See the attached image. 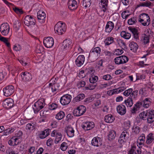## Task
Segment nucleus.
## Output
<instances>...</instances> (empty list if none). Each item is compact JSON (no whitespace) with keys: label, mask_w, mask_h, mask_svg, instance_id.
<instances>
[{"label":"nucleus","mask_w":154,"mask_h":154,"mask_svg":"<svg viewBox=\"0 0 154 154\" xmlns=\"http://www.w3.org/2000/svg\"><path fill=\"white\" fill-rule=\"evenodd\" d=\"M45 104V100L43 99H39L35 103L33 107L34 113H37L44 107Z\"/></svg>","instance_id":"obj_1"},{"label":"nucleus","mask_w":154,"mask_h":154,"mask_svg":"<svg viewBox=\"0 0 154 154\" xmlns=\"http://www.w3.org/2000/svg\"><path fill=\"white\" fill-rule=\"evenodd\" d=\"M65 25V23L62 22L61 21L58 22L55 26V32H56L59 35H62L66 31V28Z\"/></svg>","instance_id":"obj_2"},{"label":"nucleus","mask_w":154,"mask_h":154,"mask_svg":"<svg viewBox=\"0 0 154 154\" xmlns=\"http://www.w3.org/2000/svg\"><path fill=\"white\" fill-rule=\"evenodd\" d=\"M139 21L143 26H148L150 24V19L147 14H143L140 15Z\"/></svg>","instance_id":"obj_3"},{"label":"nucleus","mask_w":154,"mask_h":154,"mask_svg":"<svg viewBox=\"0 0 154 154\" xmlns=\"http://www.w3.org/2000/svg\"><path fill=\"white\" fill-rule=\"evenodd\" d=\"M129 138V133L126 130H124L121 134L118 142L121 145H123L127 142Z\"/></svg>","instance_id":"obj_4"},{"label":"nucleus","mask_w":154,"mask_h":154,"mask_svg":"<svg viewBox=\"0 0 154 154\" xmlns=\"http://www.w3.org/2000/svg\"><path fill=\"white\" fill-rule=\"evenodd\" d=\"M86 111V107L82 105L74 109L73 114L75 116H80L83 115Z\"/></svg>","instance_id":"obj_5"},{"label":"nucleus","mask_w":154,"mask_h":154,"mask_svg":"<svg viewBox=\"0 0 154 154\" xmlns=\"http://www.w3.org/2000/svg\"><path fill=\"white\" fill-rule=\"evenodd\" d=\"M10 26L7 23H3L0 27V31L3 35H7L9 32Z\"/></svg>","instance_id":"obj_6"},{"label":"nucleus","mask_w":154,"mask_h":154,"mask_svg":"<svg viewBox=\"0 0 154 154\" xmlns=\"http://www.w3.org/2000/svg\"><path fill=\"white\" fill-rule=\"evenodd\" d=\"M72 98L71 95L66 94L61 97L60 99V102L63 105L68 104L70 102Z\"/></svg>","instance_id":"obj_7"},{"label":"nucleus","mask_w":154,"mask_h":154,"mask_svg":"<svg viewBox=\"0 0 154 154\" xmlns=\"http://www.w3.org/2000/svg\"><path fill=\"white\" fill-rule=\"evenodd\" d=\"M24 22L26 25L29 26L32 25H35V20L32 16L28 15H27L25 17Z\"/></svg>","instance_id":"obj_8"},{"label":"nucleus","mask_w":154,"mask_h":154,"mask_svg":"<svg viewBox=\"0 0 154 154\" xmlns=\"http://www.w3.org/2000/svg\"><path fill=\"white\" fill-rule=\"evenodd\" d=\"M151 100V99L150 98H146L142 102H138L135 104V106L137 107L142 106L145 108H148L150 104Z\"/></svg>","instance_id":"obj_9"},{"label":"nucleus","mask_w":154,"mask_h":154,"mask_svg":"<svg viewBox=\"0 0 154 154\" xmlns=\"http://www.w3.org/2000/svg\"><path fill=\"white\" fill-rule=\"evenodd\" d=\"M43 43L46 47L50 48L52 47L54 45V39L51 37L45 38L43 40Z\"/></svg>","instance_id":"obj_10"},{"label":"nucleus","mask_w":154,"mask_h":154,"mask_svg":"<svg viewBox=\"0 0 154 154\" xmlns=\"http://www.w3.org/2000/svg\"><path fill=\"white\" fill-rule=\"evenodd\" d=\"M4 95L8 97L11 95L14 91V88L12 85L8 86L3 89Z\"/></svg>","instance_id":"obj_11"},{"label":"nucleus","mask_w":154,"mask_h":154,"mask_svg":"<svg viewBox=\"0 0 154 154\" xmlns=\"http://www.w3.org/2000/svg\"><path fill=\"white\" fill-rule=\"evenodd\" d=\"M128 60L126 56H122L116 57L114 59V62L116 64H120L126 63Z\"/></svg>","instance_id":"obj_12"},{"label":"nucleus","mask_w":154,"mask_h":154,"mask_svg":"<svg viewBox=\"0 0 154 154\" xmlns=\"http://www.w3.org/2000/svg\"><path fill=\"white\" fill-rule=\"evenodd\" d=\"M14 104V101L11 98H7L5 99L3 103V106L7 109L11 108Z\"/></svg>","instance_id":"obj_13"},{"label":"nucleus","mask_w":154,"mask_h":154,"mask_svg":"<svg viewBox=\"0 0 154 154\" xmlns=\"http://www.w3.org/2000/svg\"><path fill=\"white\" fill-rule=\"evenodd\" d=\"M20 75L23 81L29 82L32 79V75L31 74L27 72H22Z\"/></svg>","instance_id":"obj_14"},{"label":"nucleus","mask_w":154,"mask_h":154,"mask_svg":"<svg viewBox=\"0 0 154 154\" xmlns=\"http://www.w3.org/2000/svg\"><path fill=\"white\" fill-rule=\"evenodd\" d=\"M46 15L45 13L41 11H38L37 13V17L39 22L41 23L45 22Z\"/></svg>","instance_id":"obj_15"},{"label":"nucleus","mask_w":154,"mask_h":154,"mask_svg":"<svg viewBox=\"0 0 154 154\" xmlns=\"http://www.w3.org/2000/svg\"><path fill=\"white\" fill-rule=\"evenodd\" d=\"M146 117L147 123L148 124H151L154 122V111L150 110L148 111Z\"/></svg>","instance_id":"obj_16"},{"label":"nucleus","mask_w":154,"mask_h":154,"mask_svg":"<svg viewBox=\"0 0 154 154\" xmlns=\"http://www.w3.org/2000/svg\"><path fill=\"white\" fill-rule=\"evenodd\" d=\"M50 130L47 129L43 131H38V136L41 139L45 138L49 134Z\"/></svg>","instance_id":"obj_17"},{"label":"nucleus","mask_w":154,"mask_h":154,"mask_svg":"<svg viewBox=\"0 0 154 154\" xmlns=\"http://www.w3.org/2000/svg\"><path fill=\"white\" fill-rule=\"evenodd\" d=\"M68 5V8L71 10L76 9L78 7L77 2L75 0H69Z\"/></svg>","instance_id":"obj_18"},{"label":"nucleus","mask_w":154,"mask_h":154,"mask_svg":"<svg viewBox=\"0 0 154 154\" xmlns=\"http://www.w3.org/2000/svg\"><path fill=\"white\" fill-rule=\"evenodd\" d=\"M85 60V57L83 55H79L75 60V63L78 67L81 66L83 64Z\"/></svg>","instance_id":"obj_19"},{"label":"nucleus","mask_w":154,"mask_h":154,"mask_svg":"<svg viewBox=\"0 0 154 154\" xmlns=\"http://www.w3.org/2000/svg\"><path fill=\"white\" fill-rule=\"evenodd\" d=\"M91 144L94 146L98 147L102 145V140L100 137H95L92 140Z\"/></svg>","instance_id":"obj_20"},{"label":"nucleus","mask_w":154,"mask_h":154,"mask_svg":"<svg viewBox=\"0 0 154 154\" xmlns=\"http://www.w3.org/2000/svg\"><path fill=\"white\" fill-rule=\"evenodd\" d=\"M94 126L93 122H88L82 125V128L85 130H88L93 128Z\"/></svg>","instance_id":"obj_21"},{"label":"nucleus","mask_w":154,"mask_h":154,"mask_svg":"<svg viewBox=\"0 0 154 154\" xmlns=\"http://www.w3.org/2000/svg\"><path fill=\"white\" fill-rule=\"evenodd\" d=\"M19 140L17 137H13L9 141L8 144L11 146L17 145L20 142Z\"/></svg>","instance_id":"obj_22"},{"label":"nucleus","mask_w":154,"mask_h":154,"mask_svg":"<svg viewBox=\"0 0 154 154\" xmlns=\"http://www.w3.org/2000/svg\"><path fill=\"white\" fill-rule=\"evenodd\" d=\"M117 110L118 113L121 115H124L126 112V107L123 105L118 106L117 107Z\"/></svg>","instance_id":"obj_23"},{"label":"nucleus","mask_w":154,"mask_h":154,"mask_svg":"<svg viewBox=\"0 0 154 154\" xmlns=\"http://www.w3.org/2000/svg\"><path fill=\"white\" fill-rule=\"evenodd\" d=\"M114 27V24L111 21L108 22L106 25L105 31L106 32L109 33L113 29Z\"/></svg>","instance_id":"obj_24"},{"label":"nucleus","mask_w":154,"mask_h":154,"mask_svg":"<svg viewBox=\"0 0 154 154\" xmlns=\"http://www.w3.org/2000/svg\"><path fill=\"white\" fill-rule=\"evenodd\" d=\"M66 132L68 136L72 137L74 135V131L73 128L70 126H68L66 128Z\"/></svg>","instance_id":"obj_25"},{"label":"nucleus","mask_w":154,"mask_h":154,"mask_svg":"<svg viewBox=\"0 0 154 154\" xmlns=\"http://www.w3.org/2000/svg\"><path fill=\"white\" fill-rule=\"evenodd\" d=\"M72 42L70 39H66L64 40L63 43V47L64 49H67L69 48H71Z\"/></svg>","instance_id":"obj_26"},{"label":"nucleus","mask_w":154,"mask_h":154,"mask_svg":"<svg viewBox=\"0 0 154 154\" xmlns=\"http://www.w3.org/2000/svg\"><path fill=\"white\" fill-rule=\"evenodd\" d=\"M36 127V123L31 122L26 125V130L31 131L34 130L35 128Z\"/></svg>","instance_id":"obj_27"},{"label":"nucleus","mask_w":154,"mask_h":154,"mask_svg":"<svg viewBox=\"0 0 154 154\" xmlns=\"http://www.w3.org/2000/svg\"><path fill=\"white\" fill-rule=\"evenodd\" d=\"M60 85L57 83L54 84L50 83L49 85V88L51 89L53 92H54L58 90Z\"/></svg>","instance_id":"obj_28"},{"label":"nucleus","mask_w":154,"mask_h":154,"mask_svg":"<svg viewBox=\"0 0 154 154\" xmlns=\"http://www.w3.org/2000/svg\"><path fill=\"white\" fill-rule=\"evenodd\" d=\"M154 140V134L152 133H149L147 136L146 143L147 144L149 145Z\"/></svg>","instance_id":"obj_29"},{"label":"nucleus","mask_w":154,"mask_h":154,"mask_svg":"<svg viewBox=\"0 0 154 154\" xmlns=\"http://www.w3.org/2000/svg\"><path fill=\"white\" fill-rule=\"evenodd\" d=\"M100 51L101 50L100 47H96L91 50V51L90 54L91 55H93L96 53V58H97L98 54H100Z\"/></svg>","instance_id":"obj_30"},{"label":"nucleus","mask_w":154,"mask_h":154,"mask_svg":"<svg viewBox=\"0 0 154 154\" xmlns=\"http://www.w3.org/2000/svg\"><path fill=\"white\" fill-rule=\"evenodd\" d=\"M129 45L131 50L134 52H136L138 48V45L136 43L134 42H131Z\"/></svg>","instance_id":"obj_31"},{"label":"nucleus","mask_w":154,"mask_h":154,"mask_svg":"<svg viewBox=\"0 0 154 154\" xmlns=\"http://www.w3.org/2000/svg\"><path fill=\"white\" fill-rule=\"evenodd\" d=\"M114 117L112 115L110 114L106 116L105 117V121L108 123L112 122L114 120Z\"/></svg>","instance_id":"obj_32"},{"label":"nucleus","mask_w":154,"mask_h":154,"mask_svg":"<svg viewBox=\"0 0 154 154\" xmlns=\"http://www.w3.org/2000/svg\"><path fill=\"white\" fill-rule=\"evenodd\" d=\"M85 97V95L83 94H78L75 97L73 100L74 103L79 101L83 100Z\"/></svg>","instance_id":"obj_33"},{"label":"nucleus","mask_w":154,"mask_h":154,"mask_svg":"<svg viewBox=\"0 0 154 154\" xmlns=\"http://www.w3.org/2000/svg\"><path fill=\"white\" fill-rule=\"evenodd\" d=\"M121 36L125 39H129L131 36L130 33L124 31H122L120 34Z\"/></svg>","instance_id":"obj_34"},{"label":"nucleus","mask_w":154,"mask_h":154,"mask_svg":"<svg viewBox=\"0 0 154 154\" xmlns=\"http://www.w3.org/2000/svg\"><path fill=\"white\" fill-rule=\"evenodd\" d=\"M148 113V111L142 112L140 113L139 115L140 118L143 120H146Z\"/></svg>","instance_id":"obj_35"},{"label":"nucleus","mask_w":154,"mask_h":154,"mask_svg":"<svg viewBox=\"0 0 154 154\" xmlns=\"http://www.w3.org/2000/svg\"><path fill=\"white\" fill-rule=\"evenodd\" d=\"M124 103L128 107H131L133 104V100L131 98H128L126 100H125Z\"/></svg>","instance_id":"obj_36"},{"label":"nucleus","mask_w":154,"mask_h":154,"mask_svg":"<svg viewBox=\"0 0 154 154\" xmlns=\"http://www.w3.org/2000/svg\"><path fill=\"white\" fill-rule=\"evenodd\" d=\"M116 136V132L114 131H111L109 132L108 135L109 140H111L114 139Z\"/></svg>","instance_id":"obj_37"},{"label":"nucleus","mask_w":154,"mask_h":154,"mask_svg":"<svg viewBox=\"0 0 154 154\" xmlns=\"http://www.w3.org/2000/svg\"><path fill=\"white\" fill-rule=\"evenodd\" d=\"M14 131V128H9L4 131V135H7L13 133Z\"/></svg>","instance_id":"obj_38"},{"label":"nucleus","mask_w":154,"mask_h":154,"mask_svg":"<svg viewBox=\"0 0 154 154\" xmlns=\"http://www.w3.org/2000/svg\"><path fill=\"white\" fill-rule=\"evenodd\" d=\"M113 42V38L112 37H108L104 41L105 45H108L112 44Z\"/></svg>","instance_id":"obj_39"},{"label":"nucleus","mask_w":154,"mask_h":154,"mask_svg":"<svg viewBox=\"0 0 154 154\" xmlns=\"http://www.w3.org/2000/svg\"><path fill=\"white\" fill-rule=\"evenodd\" d=\"M62 137V135L60 133H56V138L54 140L55 143H57L61 140Z\"/></svg>","instance_id":"obj_40"},{"label":"nucleus","mask_w":154,"mask_h":154,"mask_svg":"<svg viewBox=\"0 0 154 154\" xmlns=\"http://www.w3.org/2000/svg\"><path fill=\"white\" fill-rule=\"evenodd\" d=\"M65 116V113L63 111H61L58 113L56 116V118L60 120L62 119Z\"/></svg>","instance_id":"obj_41"},{"label":"nucleus","mask_w":154,"mask_h":154,"mask_svg":"<svg viewBox=\"0 0 154 154\" xmlns=\"http://www.w3.org/2000/svg\"><path fill=\"white\" fill-rule=\"evenodd\" d=\"M117 42L118 45L122 49H124L126 48L125 43L122 40H117Z\"/></svg>","instance_id":"obj_42"},{"label":"nucleus","mask_w":154,"mask_h":154,"mask_svg":"<svg viewBox=\"0 0 154 154\" xmlns=\"http://www.w3.org/2000/svg\"><path fill=\"white\" fill-rule=\"evenodd\" d=\"M91 4V0H83V6L85 8L89 7Z\"/></svg>","instance_id":"obj_43"},{"label":"nucleus","mask_w":154,"mask_h":154,"mask_svg":"<svg viewBox=\"0 0 154 154\" xmlns=\"http://www.w3.org/2000/svg\"><path fill=\"white\" fill-rule=\"evenodd\" d=\"M151 3L148 1L140 3V5L141 6L150 7L151 6Z\"/></svg>","instance_id":"obj_44"},{"label":"nucleus","mask_w":154,"mask_h":154,"mask_svg":"<svg viewBox=\"0 0 154 154\" xmlns=\"http://www.w3.org/2000/svg\"><path fill=\"white\" fill-rule=\"evenodd\" d=\"M98 80V77L97 76L89 78V81L91 83H92L93 84H95V83Z\"/></svg>","instance_id":"obj_45"},{"label":"nucleus","mask_w":154,"mask_h":154,"mask_svg":"<svg viewBox=\"0 0 154 154\" xmlns=\"http://www.w3.org/2000/svg\"><path fill=\"white\" fill-rule=\"evenodd\" d=\"M67 143L65 142H63L61 145L60 149L63 151H65L68 147Z\"/></svg>","instance_id":"obj_46"},{"label":"nucleus","mask_w":154,"mask_h":154,"mask_svg":"<svg viewBox=\"0 0 154 154\" xmlns=\"http://www.w3.org/2000/svg\"><path fill=\"white\" fill-rule=\"evenodd\" d=\"M136 21V19L135 17L131 18L128 20V23L129 25H133Z\"/></svg>","instance_id":"obj_47"},{"label":"nucleus","mask_w":154,"mask_h":154,"mask_svg":"<svg viewBox=\"0 0 154 154\" xmlns=\"http://www.w3.org/2000/svg\"><path fill=\"white\" fill-rule=\"evenodd\" d=\"M133 89L132 88H129L125 90L123 93L124 95L126 96H128L132 92Z\"/></svg>","instance_id":"obj_48"},{"label":"nucleus","mask_w":154,"mask_h":154,"mask_svg":"<svg viewBox=\"0 0 154 154\" xmlns=\"http://www.w3.org/2000/svg\"><path fill=\"white\" fill-rule=\"evenodd\" d=\"M20 24L18 21H15L14 24V27L15 29V31H17L19 28Z\"/></svg>","instance_id":"obj_49"},{"label":"nucleus","mask_w":154,"mask_h":154,"mask_svg":"<svg viewBox=\"0 0 154 154\" xmlns=\"http://www.w3.org/2000/svg\"><path fill=\"white\" fill-rule=\"evenodd\" d=\"M13 10L17 14H21L23 13V11L22 9H20L18 8L15 7L13 8Z\"/></svg>","instance_id":"obj_50"},{"label":"nucleus","mask_w":154,"mask_h":154,"mask_svg":"<svg viewBox=\"0 0 154 154\" xmlns=\"http://www.w3.org/2000/svg\"><path fill=\"white\" fill-rule=\"evenodd\" d=\"M152 33H153V32L151 31L150 29H147L145 31L144 35L150 37V34H151Z\"/></svg>","instance_id":"obj_51"},{"label":"nucleus","mask_w":154,"mask_h":154,"mask_svg":"<svg viewBox=\"0 0 154 154\" xmlns=\"http://www.w3.org/2000/svg\"><path fill=\"white\" fill-rule=\"evenodd\" d=\"M123 52V51L122 50L117 49L115 50L114 53L116 55H119L121 54Z\"/></svg>","instance_id":"obj_52"},{"label":"nucleus","mask_w":154,"mask_h":154,"mask_svg":"<svg viewBox=\"0 0 154 154\" xmlns=\"http://www.w3.org/2000/svg\"><path fill=\"white\" fill-rule=\"evenodd\" d=\"M103 79L106 80H109L112 79V76L109 74L104 75L103 77Z\"/></svg>","instance_id":"obj_53"},{"label":"nucleus","mask_w":154,"mask_h":154,"mask_svg":"<svg viewBox=\"0 0 154 154\" xmlns=\"http://www.w3.org/2000/svg\"><path fill=\"white\" fill-rule=\"evenodd\" d=\"M57 107V105L56 104L52 103L49 106L48 108L51 110H53L55 109Z\"/></svg>","instance_id":"obj_54"},{"label":"nucleus","mask_w":154,"mask_h":154,"mask_svg":"<svg viewBox=\"0 0 154 154\" xmlns=\"http://www.w3.org/2000/svg\"><path fill=\"white\" fill-rule=\"evenodd\" d=\"M93 85H92L91 84L89 86L86 87L85 88L86 90H93L94 89L96 86V84Z\"/></svg>","instance_id":"obj_55"},{"label":"nucleus","mask_w":154,"mask_h":154,"mask_svg":"<svg viewBox=\"0 0 154 154\" xmlns=\"http://www.w3.org/2000/svg\"><path fill=\"white\" fill-rule=\"evenodd\" d=\"M38 27L37 26L35 25L33 26L31 28L32 31L33 33H35L38 31Z\"/></svg>","instance_id":"obj_56"},{"label":"nucleus","mask_w":154,"mask_h":154,"mask_svg":"<svg viewBox=\"0 0 154 154\" xmlns=\"http://www.w3.org/2000/svg\"><path fill=\"white\" fill-rule=\"evenodd\" d=\"M140 128L137 126L133 128V132L136 134H138L140 132Z\"/></svg>","instance_id":"obj_57"},{"label":"nucleus","mask_w":154,"mask_h":154,"mask_svg":"<svg viewBox=\"0 0 154 154\" xmlns=\"http://www.w3.org/2000/svg\"><path fill=\"white\" fill-rule=\"evenodd\" d=\"M13 49L16 51H19L21 49L20 46L19 45H15L13 48Z\"/></svg>","instance_id":"obj_58"},{"label":"nucleus","mask_w":154,"mask_h":154,"mask_svg":"<svg viewBox=\"0 0 154 154\" xmlns=\"http://www.w3.org/2000/svg\"><path fill=\"white\" fill-rule=\"evenodd\" d=\"M149 37L145 36L143 37V42L145 44H147L149 42Z\"/></svg>","instance_id":"obj_59"},{"label":"nucleus","mask_w":154,"mask_h":154,"mask_svg":"<svg viewBox=\"0 0 154 154\" xmlns=\"http://www.w3.org/2000/svg\"><path fill=\"white\" fill-rule=\"evenodd\" d=\"M145 78V76L144 75H137V80L144 79Z\"/></svg>","instance_id":"obj_60"},{"label":"nucleus","mask_w":154,"mask_h":154,"mask_svg":"<svg viewBox=\"0 0 154 154\" xmlns=\"http://www.w3.org/2000/svg\"><path fill=\"white\" fill-rule=\"evenodd\" d=\"M107 3H106V4H103L102 9L104 12H105L106 11Z\"/></svg>","instance_id":"obj_61"},{"label":"nucleus","mask_w":154,"mask_h":154,"mask_svg":"<svg viewBox=\"0 0 154 154\" xmlns=\"http://www.w3.org/2000/svg\"><path fill=\"white\" fill-rule=\"evenodd\" d=\"M145 139V136L144 134H143L142 135L139 137V140L140 141H142V142H144Z\"/></svg>","instance_id":"obj_62"},{"label":"nucleus","mask_w":154,"mask_h":154,"mask_svg":"<svg viewBox=\"0 0 154 154\" xmlns=\"http://www.w3.org/2000/svg\"><path fill=\"white\" fill-rule=\"evenodd\" d=\"M136 148V146H133L131 149L129 150L128 154H133L134 151V149Z\"/></svg>","instance_id":"obj_63"},{"label":"nucleus","mask_w":154,"mask_h":154,"mask_svg":"<svg viewBox=\"0 0 154 154\" xmlns=\"http://www.w3.org/2000/svg\"><path fill=\"white\" fill-rule=\"evenodd\" d=\"M7 154H15L14 151L12 149H9L6 151Z\"/></svg>","instance_id":"obj_64"}]
</instances>
